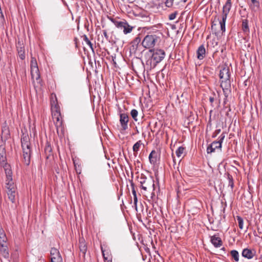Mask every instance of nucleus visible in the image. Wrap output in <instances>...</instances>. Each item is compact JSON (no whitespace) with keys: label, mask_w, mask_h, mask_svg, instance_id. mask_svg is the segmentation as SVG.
I'll list each match as a JSON object with an SVG mask.
<instances>
[{"label":"nucleus","mask_w":262,"mask_h":262,"mask_svg":"<svg viewBox=\"0 0 262 262\" xmlns=\"http://www.w3.org/2000/svg\"><path fill=\"white\" fill-rule=\"evenodd\" d=\"M3 149L4 148L2 153L0 152V165L4 167L6 173V188L7 190L8 199L12 203H14L17 196L16 187L13 181L12 172L10 166L6 163L5 152Z\"/></svg>","instance_id":"obj_1"},{"label":"nucleus","mask_w":262,"mask_h":262,"mask_svg":"<svg viewBox=\"0 0 262 262\" xmlns=\"http://www.w3.org/2000/svg\"><path fill=\"white\" fill-rule=\"evenodd\" d=\"M0 253L5 258L9 257V253L6 243L0 245Z\"/></svg>","instance_id":"obj_14"},{"label":"nucleus","mask_w":262,"mask_h":262,"mask_svg":"<svg viewBox=\"0 0 262 262\" xmlns=\"http://www.w3.org/2000/svg\"><path fill=\"white\" fill-rule=\"evenodd\" d=\"M187 0H183L184 2H186Z\"/></svg>","instance_id":"obj_47"},{"label":"nucleus","mask_w":262,"mask_h":262,"mask_svg":"<svg viewBox=\"0 0 262 262\" xmlns=\"http://www.w3.org/2000/svg\"><path fill=\"white\" fill-rule=\"evenodd\" d=\"M105 256H109L108 253H105Z\"/></svg>","instance_id":"obj_46"},{"label":"nucleus","mask_w":262,"mask_h":262,"mask_svg":"<svg viewBox=\"0 0 262 262\" xmlns=\"http://www.w3.org/2000/svg\"><path fill=\"white\" fill-rule=\"evenodd\" d=\"M31 74L33 79H38L40 77L38 68H31Z\"/></svg>","instance_id":"obj_19"},{"label":"nucleus","mask_w":262,"mask_h":262,"mask_svg":"<svg viewBox=\"0 0 262 262\" xmlns=\"http://www.w3.org/2000/svg\"><path fill=\"white\" fill-rule=\"evenodd\" d=\"M221 131V129H217L215 130L214 132L213 133L212 137L213 138H215L217 136V135L220 133Z\"/></svg>","instance_id":"obj_37"},{"label":"nucleus","mask_w":262,"mask_h":262,"mask_svg":"<svg viewBox=\"0 0 262 262\" xmlns=\"http://www.w3.org/2000/svg\"><path fill=\"white\" fill-rule=\"evenodd\" d=\"M221 148L222 145H221V143L214 141L207 147V152L208 154H211L214 152L215 149H221Z\"/></svg>","instance_id":"obj_10"},{"label":"nucleus","mask_w":262,"mask_h":262,"mask_svg":"<svg viewBox=\"0 0 262 262\" xmlns=\"http://www.w3.org/2000/svg\"><path fill=\"white\" fill-rule=\"evenodd\" d=\"M149 160L151 164H155L157 162V152L152 150L149 155Z\"/></svg>","instance_id":"obj_21"},{"label":"nucleus","mask_w":262,"mask_h":262,"mask_svg":"<svg viewBox=\"0 0 262 262\" xmlns=\"http://www.w3.org/2000/svg\"><path fill=\"white\" fill-rule=\"evenodd\" d=\"M219 76L221 80V86L223 91L228 90L230 87V74L229 68L226 64H223L220 67Z\"/></svg>","instance_id":"obj_3"},{"label":"nucleus","mask_w":262,"mask_h":262,"mask_svg":"<svg viewBox=\"0 0 262 262\" xmlns=\"http://www.w3.org/2000/svg\"><path fill=\"white\" fill-rule=\"evenodd\" d=\"M130 115H131V116L132 117V118H133V119L135 121H137L138 120L137 116L138 115V112L136 110H135V109L132 110L130 112Z\"/></svg>","instance_id":"obj_28"},{"label":"nucleus","mask_w":262,"mask_h":262,"mask_svg":"<svg viewBox=\"0 0 262 262\" xmlns=\"http://www.w3.org/2000/svg\"><path fill=\"white\" fill-rule=\"evenodd\" d=\"M149 52L152 54L151 62H153L154 66L160 62L165 57V53L162 49H150Z\"/></svg>","instance_id":"obj_5"},{"label":"nucleus","mask_w":262,"mask_h":262,"mask_svg":"<svg viewBox=\"0 0 262 262\" xmlns=\"http://www.w3.org/2000/svg\"><path fill=\"white\" fill-rule=\"evenodd\" d=\"M231 0H227L226 4L223 8V17H227L228 14L229 13L231 7Z\"/></svg>","instance_id":"obj_12"},{"label":"nucleus","mask_w":262,"mask_h":262,"mask_svg":"<svg viewBox=\"0 0 262 262\" xmlns=\"http://www.w3.org/2000/svg\"><path fill=\"white\" fill-rule=\"evenodd\" d=\"M52 115L53 119L61 116L58 105H55L54 106H52Z\"/></svg>","instance_id":"obj_18"},{"label":"nucleus","mask_w":262,"mask_h":262,"mask_svg":"<svg viewBox=\"0 0 262 262\" xmlns=\"http://www.w3.org/2000/svg\"><path fill=\"white\" fill-rule=\"evenodd\" d=\"M51 262H61L62 261V259L61 256H57L56 257H53L51 258Z\"/></svg>","instance_id":"obj_33"},{"label":"nucleus","mask_w":262,"mask_h":262,"mask_svg":"<svg viewBox=\"0 0 262 262\" xmlns=\"http://www.w3.org/2000/svg\"><path fill=\"white\" fill-rule=\"evenodd\" d=\"M51 258H53V257H56L57 256L61 255L60 254L59 251L57 249L55 248H52L51 250Z\"/></svg>","instance_id":"obj_27"},{"label":"nucleus","mask_w":262,"mask_h":262,"mask_svg":"<svg viewBox=\"0 0 262 262\" xmlns=\"http://www.w3.org/2000/svg\"><path fill=\"white\" fill-rule=\"evenodd\" d=\"M184 147H183L182 146L179 147L176 151L177 157L179 158L181 157L184 152Z\"/></svg>","instance_id":"obj_29"},{"label":"nucleus","mask_w":262,"mask_h":262,"mask_svg":"<svg viewBox=\"0 0 262 262\" xmlns=\"http://www.w3.org/2000/svg\"><path fill=\"white\" fill-rule=\"evenodd\" d=\"M103 34L107 40H108V36L106 30H103Z\"/></svg>","instance_id":"obj_42"},{"label":"nucleus","mask_w":262,"mask_h":262,"mask_svg":"<svg viewBox=\"0 0 262 262\" xmlns=\"http://www.w3.org/2000/svg\"><path fill=\"white\" fill-rule=\"evenodd\" d=\"M211 242L215 247H220L222 245V241L221 238L217 236L216 235L211 237Z\"/></svg>","instance_id":"obj_15"},{"label":"nucleus","mask_w":262,"mask_h":262,"mask_svg":"<svg viewBox=\"0 0 262 262\" xmlns=\"http://www.w3.org/2000/svg\"><path fill=\"white\" fill-rule=\"evenodd\" d=\"M177 15V12H174V13L170 14L169 15V19L170 20H173L176 17Z\"/></svg>","instance_id":"obj_36"},{"label":"nucleus","mask_w":262,"mask_h":262,"mask_svg":"<svg viewBox=\"0 0 262 262\" xmlns=\"http://www.w3.org/2000/svg\"><path fill=\"white\" fill-rule=\"evenodd\" d=\"M237 221L238 222V225L239 228L241 229H243V225H244V221H243V219L241 216H237Z\"/></svg>","instance_id":"obj_31"},{"label":"nucleus","mask_w":262,"mask_h":262,"mask_svg":"<svg viewBox=\"0 0 262 262\" xmlns=\"http://www.w3.org/2000/svg\"><path fill=\"white\" fill-rule=\"evenodd\" d=\"M112 21L117 28L122 29L125 34L130 33L133 29V27L130 26L125 20L118 21L113 19Z\"/></svg>","instance_id":"obj_6"},{"label":"nucleus","mask_w":262,"mask_h":262,"mask_svg":"<svg viewBox=\"0 0 262 262\" xmlns=\"http://www.w3.org/2000/svg\"><path fill=\"white\" fill-rule=\"evenodd\" d=\"M255 253V251L253 249L245 248L243 250L242 255L244 257L250 259L254 257Z\"/></svg>","instance_id":"obj_9"},{"label":"nucleus","mask_w":262,"mask_h":262,"mask_svg":"<svg viewBox=\"0 0 262 262\" xmlns=\"http://www.w3.org/2000/svg\"><path fill=\"white\" fill-rule=\"evenodd\" d=\"M141 144H142V142L140 140V141H138V142H137L134 145V146L133 147V151H134V155H135V156H137L138 151H139V148H140Z\"/></svg>","instance_id":"obj_24"},{"label":"nucleus","mask_w":262,"mask_h":262,"mask_svg":"<svg viewBox=\"0 0 262 262\" xmlns=\"http://www.w3.org/2000/svg\"><path fill=\"white\" fill-rule=\"evenodd\" d=\"M226 19H227V17L222 16V19L220 21V24L221 26V29L223 32H225V30H226L225 24H226Z\"/></svg>","instance_id":"obj_26"},{"label":"nucleus","mask_w":262,"mask_h":262,"mask_svg":"<svg viewBox=\"0 0 262 262\" xmlns=\"http://www.w3.org/2000/svg\"><path fill=\"white\" fill-rule=\"evenodd\" d=\"M38 68L37 63L36 59L34 57L31 58L30 68Z\"/></svg>","instance_id":"obj_30"},{"label":"nucleus","mask_w":262,"mask_h":262,"mask_svg":"<svg viewBox=\"0 0 262 262\" xmlns=\"http://www.w3.org/2000/svg\"><path fill=\"white\" fill-rule=\"evenodd\" d=\"M249 4L252 10L256 11L259 8V2L257 0H249Z\"/></svg>","instance_id":"obj_17"},{"label":"nucleus","mask_w":262,"mask_h":262,"mask_svg":"<svg viewBox=\"0 0 262 262\" xmlns=\"http://www.w3.org/2000/svg\"><path fill=\"white\" fill-rule=\"evenodd\" d=\"M243 30L244 31H245L246 30L248 29V24L246 22H244V21L243 22Z\"/></svg>","instance_id":"obj_40"},{"label":"nucleus","mask_w":262,"mask_h":262,"mask_svg":"<svg viewBox=\"0 0 262 262\" xmlns=\"http://www.w3.org/2000/svg\"><path fill=\"white\" fill-rule=\"evenodd\" d=\"M79 247L80 252L82 253L83 256H84L87 251V246L84 239L82 238L79 240Z\"/></svg>","instance_id":"obj_16"},{"label":"nucleus","mask_w":262,"mask_h":262,"mask_svg":"<svg viewBox=\"0 0 262 262\" xmlns=\"http://www.w3.org/2000/svg\"><path fill=\"white\" fill-rule=\"evenodd\" d=\"M54 124L56 127L57 132L59 134V131L62 132L63 126H62V120L61 117H56L53 119Z\"/></svg>","instance_id":"obj_11"},{"label":"nucleus","mask_w":262,"mask_h":262,"mask_svg":"<svg viewBox=\"0 0 262 262\" xmlns=\"http://www.w3.org/2000/svg\"><path fill=\"white\" fill-rule=\"evenodd\" d=\"M128 116L125 113L120 114V123L121 124V130L125 131L128 128Z\"/></svg>","instance_id":"obj_8"},{"label":"nucleus","mask_w":262,"mask_h":262,"mask_svg":"<svg viewBox=\"0 0 262 262\" xmlns=\"http://www.w3.org/2000/svg\"><path fill=\"white\" fill-rule=\"evenodd\" d=\"M141 41V38L139 36L136 37L132 42V48L133 50H136L138 46Z\"/></svg>","instance_id":"obj_22"},{"label":"nucleus","mask_w":262,"mask_h":262,"mask_svg":"<svg viewBox=\"0 0 262 262\" xmlns=\"http://www.w3.org/2000/svg\"><path fill=\"white\" fill-rule=\"evenodd\" d=\"M230 255L232 258L236 262H238L239 261V255L237 251L235 250H233L230 251Z\"/></svg>","instance_id":"obj_23"},{"label":"nucleus","mask_w":262,"mask_h":262,"mask_svg":"<svg viewBox=\"0 0 262 262\" xmlns=\"http://www.w3.org/2000/svg\"><path fill=\"white\" fill-rule=\"evenodd\" d=\"M220 140L218 141H216L217 142L221 143V145H222V143L225 138V134L224 133H222L221 136H220Z\"/></svg>","instance_id":"obj_35"},{"label":"nucleus","mask_w":262,"mask_h":262,"mask_svg":"<svg viewBox=\"0 0 262 262\" xmlns=\"http://www.w3.org/2000/svg\"><path fill=\"white\" fill-rule=\"evenodd\" d=\"M174 0H166L165 5L167 7H171L173 5Z\"/></svg>","instance_id":"obj_34"},{"label":"nucleus","mask_w":262,"mask_h":262,"mask_svg":"<svg viewBox=\"0 0 262 262\" xmlns=\"http://www.w3.org/2000/svg\"><path fill=\"white\" fill-rule=\"evenodd\" d=\"M101 251H102V255H103L104 261H107L108 259H110V256H105L104 251L103 250L102 247H101Z\"/></svg>","instance_id":"obj_39"},{"label":"nucleus","mask_w":262,"mask_h":262,"mask_svg":"<svg viewBox=\"0 0 262 262\" xmlns=\"http://www.w3.org/2000/svg\"><path fill=\"white\" fill-rule=\"evenodd\" d=\"M158 37L155 35H147L143 39L142 45L147 49L152 48L155 46Z\"/></svg>","instance_id":"obj_7"},{"label":"nucleus","mask_w":262,"mask_h":262,"mask_svg":"<svg viewBox=\"0 0 262 262\" xmlns=\"http://www.w3.org/2000/svg\"><path fill=\"white\" fill-rule=\"evenodd\" d=\"M197 58L202 60L205 57L206 50L203 45L200 46L196 51Z\"/></svg>","instance_id":"obj_13"},{"label":"nucleus","mask_w":262,"mask_h":262,"mask_svg":"<svg viewBox=\"0 0 262 262\" xmlns=\"http://www.w3.org/2000/svg\"><path fill=\"white\" fill-rule=\"evenodd\" d=\"M83 40L85 41V42H86V43L92 49H93V44L92 43V42L90 41V40L89 39V38H88L87 36L84 35L83 36Z\"/></svg>","instance_id":"obj_32"},{"label":"nucleus","mask_w":262,"mask_h":262,"mask_svg":"<svg viewBox=\"0 0 262 262\" xmlns=\"http://www.w3.org/2000/svg\"><path fill=\"white\" fill-rule=\"evenodd\" d=\"M132 193L133 194L134 197H135V196H137L136 192L134 188H133L132 190Z\"/></svg>","instance_id":"obj_43"},{"label":"nucleus","mask_w":262,"mask_h":262,"mask_svg":"<svg viewBox=\"0 0 262 262\" xmlns=\"http://www.w3.org/2000/svg\"><path fill=\"white\" fill-rule=\"evenodd\" d=\"M21 143L24 162L27 165H29L30 163L32 149L28 135L23 134L21 139Z\"/></svg>","instance_id":"obj_2"},{"label":"nucleus","mask_w":262,"mask_h":262,"mask_svg":"<svg viewBox=\"0 0 262 262\" xmlns=\"http://www.w3.org/2000/svg\"><path fill=\"white\" fill-rule=\"evenodd\" d=\"M105 262H112V260L111 259H108L107 261H105Z\"/></svg>","instance_id":"obj_45"},{"label":"nucleus","mask_w":262,"mask_h":262,"mask_svg":"<svg viewBox=\"0 0 262 262\" xmlns=\"http://www.w3.org/2000/svg\"><path fill=\"white\" fill-rule=\"evenodd\" d=\"M7 238L6 236L4 231L0 227V245L6 244Z\"/></svg>","instance_id":"obj_20"},{"label":"nucleus","mask_w":262,"mask_h":262,"mask_svg":"<svg viewBox=\"0 0 262 262\" xmlns=\"http://www.w3.org/2000/svg\"><path fill=\"white\" fill-rule=\"evenodd\" d=\"M138 182L140 183L142 189L144 190H152L151 198H152L155 196L154 191L155 190V182L151 178H147L145 176L141 174L138 178Z\"/></svg>","instance_id":"obj_4"},{"label":"nucleus","mask_w":262,"mask_h":262,"mask_svg":"<svg viewBox=\"0 0 262 262\" xmlns=\"http://www.w3.org/2000/svg\"><path fill=\"white\" fill-rule=\"evenodd\" d=\"M137 202H138L137 196H135V197H134V204L135 205V208L136 210L137 209Z\"/></svg>","instance_id":"obj_41"},{"label":"nucleus","mask_w":262,"mask_h":262,"mask_svg":"<svg viewBox=\"0 0 262 262\" xmlns=\"http://www.w3.org/2000/svg\"><path fill=\"white\" fill-rule=\"evenodd\" d=\"M18 54L19 58L21 60H24L25 58V49L24 47L17 48Z\"/></svg>","instance_id":"obj_25"},{"label":"nucleus","mask_w":262,"mask_h":262,"mask_svg":"<svg viewBox=\"0 0 262 262\" xmlns=\"http://www.w3.org/2000/svg\"><path fill=\"white\" fill-rule=\"evenodd\" d=\"M228 179L229 180V185L231 186V188H233L234 184L232 180V177L230 175L228 176Z\"/></svg>","instance_id":"obj_38"},{"label":"nucleus","mask_w":262,"mask_h":262,"mask_svg":"<svg viewBox=\"0 0 262 262\" xmlns=\"http://www.w3.org/2000/svg\"><path fill=\"white\" fill-rule=\"evenodd\" d=\"M209 101L211 103H212L214 101V98L213 97H210L209 98Z\"/></svg>","instance_id":"obj_44"}]
</instances>
